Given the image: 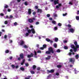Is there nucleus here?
Segmentation results:
<instances>
[{
    "label": "nucleus",
    "mask_w": 79,
    "mask_h": 79,
    "mask_svg": "<svg viewBox=\"0 0 79 79\" xmlns=\"http://www.w3.org/2000/svg\"><path fill=\"white\" fill-rule=\"evenodd\" d=\"M74 44H75V45L76 48L74 46V44H72L71 45V47L72 48H73L74 52H77V48H79V45H78L77 44V42H76V41L74 42Z\"/></svg>",
    "instance_id": "1"
},
{
    "label": "nucleus",
    "mask_w": 79,
    "mask_h": 79,
    "mask_svg": "<svg viewBox=\"0 0 79 79\" xmlns=\"http://www.w3.org/2000/svg\"><path fill=\"white\" fill-rule=\"evenodd\" d=\"M31 31L33 34H35V31L34 29L32 28L31 30H28V33H26L25 34V37H27V36H28L29 35V34L31 33Z\"/></svg>",
    "instance_id": "2"
},
{
    "label": "nucleus",
    "mask_w": 79,
    "mask_h": 79,
    "mask_svg": "<svg viewBox=\"0 0 79 79\" xmlns=\"http://www.w3.org/2000/svg\"><path fill=\"white\" fill-rule=\"evenodd\" d=\"M48 50L49 51L46 52V54H50L51 53H53V48H48Z\"/></svg>",
    "instance_id": "3"
},
{
    "label": "nucleus",
    "mask_w": 79,
    "mask_h": 79,
    "mask_svg": "<svg viewBox=\"0 0 79 79\" xmlns=\"http://www.w3.org/2000/svg\"><path fill=\"white\" fill-rule=\"evenodd\" d=\"M24 43H25L24 41L23 40H21L20 41V42L19 43V44L20 45H23Z\"/></svg>",
    "instance_id": "4"
},
{
    "label": "nucleus",
    "mask_w": 79,
    "mask_h": 79,
    "mask_svg": "<svg viewBox=\"0 0 79 79\" xmlns=\"http://www.w3.org/2000/svg\"><path fill=\"white\" fill-rule=\"evenodd\" d=\"M54 5H56V4H58L59 2H58V0H54Z\"/></svg>",
    "instance_id": "5"
},
{
    "label": "nucleus",
    "mask_w": 79,
    "mask_h": 79,
    "mask_svg": "<svg viewBox=\"0 0 79 79\" xmlns=\"http://www.w3.org/2000/svg\"><path fill=\"white\" fill-rule=\"evenodd\" d=\"M34 56V54L33 53H31V54L30 55H28L27 57L28 58H31V57H32Z\"/></svg>",
    "instance_id": "6"
},
{
    "label": "nucleus",
    "mask_w": 79,
    "mask_h": 79,
    "mask_svg": "<svg viewBox=\"0 0 79 79\" xmlns=\"http://www.w3.org/2000/svg\"><path fill=\"white\" fill-rule=\"evenodd\" d=\"M75 30L73 28H71L69 29L70 32H72V33H73L74 32Z\"/></svg>",
    "instance_id": "7"
},
{
    "label": "nucleus",
    "mask_w": 79,
    "mask_h": 79,
    "mask_svg": "<svg viewBox=\"0 0 79 79\" xmlns=\"http://www.w3.org/2000/svg\"><path fill=\"white\" fill-rule=\"evenodd\" d=\"M46 40L47 42H50V43H53V41L50 40L48 39L47 38L46 39Z\"/></svg>",
    "instance_id": "8"
},
{
    "label": "nucleus",
    "mask_w": 79,
    "mask_h": 79,
    "mask_svg": "<svg viewBox=\"0 0 79 79\" xmlns=\"http://www.w3.org/2000/svg\"><path fill=\"white\" fill-rule=\"evenodd\" d=\"M28 21L29 23H33V20L31 19H28Z\"/></svg>",
    "instance_id": "9"
},
{
    "label": "nucleus",
    "mask_w": 79,
    "mask_h": 79,
    "mask_svg": "<svg viewBox=\"0 0 79 79\" xmlns=\"http://www.w3.org/2000/svg\"><path fill=\"white\" fill-rule=\"evenodd\" d=\"M73 1H70L69 3V4L70 5H73Z\"/></svg>",
    "instance_id": "10"
},
{
    "label": "nucleus",
    "mask_w": 79,
    "mask_h": 79,
    "mask_svg": "<svg viewBox=\"0 0 79 79\" xmlns=\"http://www.w3.org/2000/svg\"><path fill=\"white\" fill-rule=\"evenodd\" d=\"M70 61L71 62H74V59H70Z\"/></svg>",
    "instance_id": "11"
},
{
    "label": "nucleus",
    "mask_w": 79,
    "mask_h": 79,
    "mask_svg": "<svg viewBox=\"0 0 79 79\" xmlns=\"http://www.w3.org/2000/svg\"><path fill=\"white\" fill-rule=\"evenodd\" d=\"M37 12H38V13H41L42 11L41 9H38Z\"/></svg>",
    "instance_id": "12"
},
{
    "label": "nucleus",
    "mask_w": 79,
    "mask_h": 79,
    "mask_svg": "<svg viewBox=\"0 0 79 79\" xmlns=\"http://www.w3.org/2000/svg\"><path fill=\"white\" fill-rule=\"evenodd\" d=\"M51 56H48L46 58V60H50V59Z\"/></svg>",
    "instance_id": "13"
},
{
    "label": "nucleus",
    "mask_w": 79,
    "mask_h": 79,
    "mask_svg": "<svg viewBox=\"0 0 79 79\" xmlns=\"http://www.w3.org/2000/svg\"><path fill=\"white\" fill-rule=\"evenodd\" d=\"M20 57L21 58H23V57H24V56H23V54H21L20 55Z\"/></svg>",
    "instance_id": "14"
},
{
    "label": "nucleus",
    "mask_w": 79,
    "mask_h": 79,
    "mask_svg": "<svg viewBox=\"0 0 79 79\" xmlns=\"http://www.w3.org/2000/svg\"><path fill=\"white\" fill-rule=\"evenodd\" d=\"M28 14H31V9H28Z\"/></svg>",
    "instance_id": "15"
},
{
    "label": "nucleus",
    "mask_w": 79,
    "mask_h": 79,
    "mask_svg": "<svg viewBox=\"0 0 79 79\" xmlns=\"http://www.w3.org/2000/svg\"><path fill=\"white\" fill-rule=\"evenodd\" d=\"M52 24H56V21H52Z\"/></svg>",
    "instance_id": "16"
},
{
    "label": "nucleus",
    "mask_w": 79,
    "mask_h": 79,
    "mask_svg": "<svg viewBox=\"0 0 79 79\" xmlns=\"http://www.w3.org/2000/svg\"><path fill=\"white\" fill-rule=\"evenodd\" d=\"M53 16H54V17H57V14H56V13H54L53 14Z\"/></svg>",
    "instance_id": "17"
},
{
    "label": "nucleus",
    "mask_w": 79,
    "mask_h": 79,
    "mask_svg": "<svg viewBox=\"0 0 79 79\" xmlns=\"http://www.w3.org/2000/svg\"><path fill=\"white\" fill-rule=\"evenodd\" d=\"M24 61H25V60L24 59L23 60L22 63H21V65H23V64H24Z\"/></svg>",
    "instance_id": "18"
},
{
    "label": "nucleus",
    "mask_w": 79,
    "mask_h": 79,
    "mask_svg": "<svg viewBox=\"0 0 79 79\" xmlns=\"http://www.w3.org/2000/svg\"><path fill=\"white\" fill-rule=\"evenodd\" d=\"M75 57L76 59H78V58H79V55L78 54L77 55L75 56Z\"/></svg>",
    "instance_id": "19"
},
{
    "label": "nucleus",
    "mask_w": 79,
    "mask_h": 79,
    "mask_svg": "<svg viewBox=\"0 0 79 79\" xmlns=\"http://www.w3.org/2000/svg\"><path fill=\"white\" fill-rule=\"evenodd\" d=\"M64 49H65V50H67V49H68V47L67 46H64Z\"/></svg>",
    "instance_id": "20"
},
{
    "label": "nucleus",
    "mask_w": 79,
    "mask_h": 79,
    "mask_svg": "<svg viewBox=\"0 0 79 79\" xmlns=\"http://www.w3.org/2000/svg\"><path fill=\"white\" fill-rule=\"evenodd\" d=\"M58 40V38H55V42H57Z\"/></svg>",
    "instance_id": "21"
},
{
    "label": "nucleus",
    "mask_w": 79,
    "mask_h": 79,
    "mask_svg": "<svg viewBox=\"0 0 79 79\" xmlns=\"http://www.w3.org/2000/svg\"><path fill=\"white\" fill-rule=\"evenodd\" d=\"M36 68V66H35V65H34L33 66V69H35Z\"/></svg>",
    "instance_id": "22"
},
{
    "label": "nucleus",
    "mask_w": 79,
    "mask_h": 79,
    "mask_svg": "<svg viewBox=\"0 0 79 79\" xmlns=\"http://www.w3.org/2000/svg\"><path fill=\"white\" fill-rule=\"evenodd\" d=\"M23 47H24V48H28V46H26V45H25L23 46Z\"/></svg>",
    "instance_id": "23"
},
{
    "label": "nucleus",
    "mask_w": 79,
    "mask_h": 79,
    "mask_svg": "<svg viewBox=\"0 0 79 79\" xmlns=\"http://www.w3.org/2000/svg\"><path fill=\"white\" fill-rule=\"evenodd\" d=\"M56 46H57V45H56V44H54V47H55V48H56Z\"/></svg>",
    "instance_id": "24"
},
{
    "label": "nucleus",
    "mask_w": 79,
    "mask_h": 79,
    "mask_svg": "<svg viewBox=\"0 0 79 79\" xmlns=\"http://www.w3.org/2000/svg\"><path fill=\"white\" fill-rule=\"evenodd\" d=\"M76 19L77 20H79V16H76Z\"/></svg>",
    "instance_id": "25"
},
{
    "label": "nucleus",
    "mask_w": 79,
    "mask_h": 79,
    "mask_svg": "<svg viewBox=\"0 0 79 79\" xmlns=\"http://www.w3.org/2000/svg\"><path fill=\"white\" fill-rule=\"evenodd\" d=\"M31 77V76H29L27 77V78H25V79H30L29 78Z\"/></svg>",
    "instance_id": "26"
},
{
    "label": "nucleus",
    "mask_w": 79,
    "mask_h": 79,
    "mask_svg": "<svg viewBox=\"0 0 79 79\" xmlns=\"http://www.w3.org/2000/svg\"><path fill=\"white\" fill-rule=\"evenodd\" d=\"M50 73H53V72H54V70H53V69L51 70L50 71Z\"/></svg>",
    "instance_id": "27"
},
{
    "label": "nucleus",
    "mask_w": 79,
    "mask_h": 79,
    "mask_svg": "<svg viewBox=\"0 0 79 79\" xmlns=\"http://www.w3.org/2000/svg\"><path fill=\"white\" fill-rule=\"evenodd\" d=\"M20 69L22 71H24V68H20Z\"/></svg>",
    "instance_id": "28"
},
{
    "label": "nucleus",
    "mask_w": 79,
    "mask_h": 79,
    "mask_svg": "<svg viewBox=\"0 0 79 79\" xmlns=\"http://www.w3.org/2000/svg\"><path fill=\"white\" fill-rule=\"evenodd\" d=\"M43 47L44 48H46V47H47V45L45 44H44L43 45Z\"/></svg>",
    "instance_id": "29"
},
{
    "label": "nucleus",
    "mask_w": 79,
    "mask_h": 79,
    "mask_svg": "<svg viewBox=\"0 0 79 79\" xmlns=\"http://www.w3.org/2000/svg\"><path fill=\"white\" fill-rule=\"evenodd\" d=\"M31 74H34V73H35L34 72V71H31Z\"/></svg>",
    "instance_id": "30"
},
{
    "label": "nucleus",
    "mask_w": 79,
    "mask_h": 79,
    "mask_svg": "<svg viewBox=\"0 0 79 79\" xmlns=\"http://www.w3.org/2000/svg\"><path fill=\"white\" fill-rule=\"evenodd\" d=\"M37 53H41V51H40L39 50L37 52Z\"/></svg>",
    "instance_id": "31"
},
{
    "label": "nucleus",
    "mask_w": 79,
    "mask_h": 79,
    "mask_svg": "<svg viewBox=\"0 0 79 79\" xmlns=\"http://www.w3.org/2000/svg\"><path fill=\"white\" fill-rule=\"evenodd\" d=\"M67 15V13H66L65 14H63V16H65Z\"/></svg>",
    "instance_id": "32"
},
{
    "label": "nucleus",
    "mask_w": 79,
    "mask_h": 79,
    "mask_svg": "<svg viewBox=\"0 0 79 79\" xmlns=\"http://www.w3.org/2000/svg\"><path fill=\"white\" fill-rule=\"evenodd\" d=\"M57 68H60L61 67V66L60 65H57Z\"/></svg>",
    "instance_id": "33"
},
{
    "label": "nucleus",
    "mask_w": 79,
    "mask_h": 79,
    "mask_svg": "<svg viewBox=\"0 0 79 79\" xmlns=\"http://www.w3.org/2000/svg\"><path fill=\"white\" fill-rule=\"evenodd\" d=\"M8 52H9V51H8V50H7L5 51V53H8Z\"/></svg>",
    "instance_id": "34"
},
{
    "label": "nucleus",
    "mask_w": 79,
    "mask_h": 79,
    "mask_svg": "<svg viewBox=\"0 0 79 79\" xmlns=\"http://www.w3.org/2000/svg\"><path fill=\"white\" fill-rule=\"evenodd\" d=\"M8 5H6L5 6L4 8H8Z\"/></svg>",
    "instance_id": "35"
},
{
    "label": "nucleus",
    "mask_w": 79,
    "mask_h": 79,
    "mask_svg": "<svg viewBox=\"0 0 79 79\" xmlns=\"http://www.w3.org/2000/svg\"><path fill=\"white\" fill-rule=\"evenodd\" d=\"M68 41V40H64V43H67V42Z\"/></svg>",
    "instance_id": "36"
},
{
    "label": "nucleus",
    "mask_w": 79,
    "mask_h": 79,
    "mask_svg": "<svg viewBox=\"0 0 79 79\" xmlns=\"http://www.w3.org/2000/svg\"><path fill=\"white\" fill-rule=\"evenodd\" d=\"M4 18L5 19H8V16H6V17H5Z\"/></svg>",
    "instance_id": "37"
},
{
    "label": "nucleus",
    "mask_w": 79,
    "mask_h": 79,
    "mask_svg": "<svg viewBox=\"0 0 79 79\" xmlns=\"http://www.w3.org/2000/svg\"><path fill=\"white\" fill-rule=\"evenodd\" d=\"M11 66L12 68H15V66L14 65H12Z\"/></svg>",
    "instance_id": "38"
},
{
    "label": "nucleus",
    "mask_w": 79,
    "mask_h": 79,
    "mask_svg": "<svg viewBox=\"0 0 79 79\" xmlns=\"http://www.w3.org/2000/svg\"><path fill=\"white\" fill-rule=\"evenodd\" d=\"M58 25L59 26H61V23H58Z\"/></svg>",
    "instance_id": "39"
},
{
    "label": "nucleus",
    "mask_w": 79,
    "mask_h": 79,
    "mask_svg": "<svg viewBox=\"0 0 79 79\" xmlns=\"http://www.w3.org/2000/svg\"><path fill=\"white\" fill-rule=\"evenodd\" d=\"M25 65L26 66H29V64H28V63L25 64Z\"/></svg>",
    "instance_id": "40"
},
{
    "label": "nucleus",
    "mask_w": 79,
    "mask_h": 79,
    "mask_svg": "<svg viewBox=\"0 0 79 79\" xmlns=\"http://www.w3.org/2000/svg\"><path fill=\"white\" fill-rule=\"evenodd\" d=\"M4 23L5 24H6L8 23V22L6 21Z\"/></svg>",
    "instance_id": "41"
},
{
    "label": "nucleus",
    "mask_w": 79,
    "mask_h": 79,
    "mask_svg": "<svg viewBox=\"0 0 79 79\" xmlns=\"http://www.w3.org/2000/svg\"><path fill=\"white\" fill-rule=\"evenodd\" d=\"M57 52H60V49H57L56 51Z\"/></svg>",
    "instance_id": "42"
},
{
    "label": "nucleus",
    "mask_w": 79,
    "mask_h": 79,
    "mask_svg": "<svg viewBox=\"0 0 79 79\" xmlns=\"http://www.w3.org/2000/svg\"><path fill=\"white\" fill-rule=\"evenodd\" d=\"M58 28H57V27H54V30H57Z\"/></svg>",
    "instance_id": "43"
},
{
    "label": "nucleus",
    "mask_w": 79,
    "mask_h": 79,
    "mask_svg": "<svg viewBox=\"0 0 79 79\" xmlns=\"http://www.w3.org/2000/svg\"><path fill=\"white\" fill-rule=\"evenodd\" d=\"M56 7L57 9H58L59 8V6H57Z\"/></svg>",
    "instance_id": "44"
},
{
    "label": "nucleus",
    "mask_w": 79,
    "mask_h": 79,
    "mask_svg": "<svg viewBox=\"0 0 79 79\" xmlns=\"http://www.w3.org/2000/svg\"><path fill=\"white\" fill-rule=\"evenodd\" d=\"M14 25L15 26H16V25H17V23L16 22H15L14 23Z\"/></svg>",
    "instance_id": "45"
},
{
    "label": "nucleus",
    "mask_w": 79,
    "mask_h": 79,
    "mask_svg": "<svg viewBox=\"0 0 79 79\" xmlns=\"http://www.w3.org/2000/svg\"><path fill=\"white\" fill-rule=\"evenodd\" d=\"M58 6L60 7L61 6V4H59Z\"/></svg>",
    "instance_id": "46"
},
{
    "label": "nucleus",
    "mask_w": 79,
    "mask_h": 79,
    "mask_svg": "<svg viewBox=\"0 0 79 79\" xmlns=\"http://www.w3.org/2000/svg\"><path fill=\"white\" fill-rule=\"evenodd\" d=\"M25 5H27V2H25L24 3Z\"/></svg>",
    "instance_id": "47"
},
{
    "label": "nucleus",
    "mask_w": 79,
    "mask_h": 79,
    "mask_svg": "<svg viewBox=\"0 0 79 79\" xmlns=\"http://www.w3.org/2000/svg\"><path fill=\"white\" fill-rule=\"evenodd\" d=\"M50 14H47V17H50Z\"/></svg>",
    "instance_id": "48"
},
{
    "label": "nucleus",
    "mask_w": 79,
    "mask_h": 79,
    "mask_svg": "<svg viewBox=\"0 0 79 79\" xmlns=\"http://www.w3.org/2000/svg\"><path fill=\"white\" fill-rule=\"evenodd\" d=\"M37 55V53H36V52L35 51V55Z\"/></svg>",
    "instance_id": "49"
},
{
    "label": "nucleus",
    "mask_w": 79,
    "mask_h": 79,
    "mask_svg": "<svg viewBox=\"0 0 79 79\" xmlns=\"http://www.w3.org/2000/svg\"><path fill=\"white\" fill-rule=\"evenodd\" d=\"M75 74H77V71H76V70L75 69Z\"/></svg>",
    "instance_id": "50"
},
{
    "label": "nucleus",
    "mask_w": 79,
    "mask_h": 79,
    "mask_svg": "<svg viewBox=\"0 0 79 79\" xmlns=\"http://www.w3.org/2000/svg\"><path fill=\"white\" fill-rule=\"evenodd\" d=\"M39 24V23L38 22H37L36 23V25Z\"/></svg>",
    "instance_id": "51"
},
{
    "label": "nucleus",
    "mask_w": 79,
    "mask_h": 79,
    "mask_svg": "<svg viewBox=\"0 0 79 79\" xmlns=\"http://www.w3.org/2000/svg\"><path fill=\"white\" fill-rule=\"evenodd\" d=\"M68 26L69 27H71V25H68Z\"/></svg>",
    "instance_id": "52"
},
{
    "label": "nucleus",
    "mask_w": 79,
    "mask_h": 79,
    "mask_svg": "<svg viewBox=\"0 0 79 79\" xmlns=\"http://www.w3.org/2000/svg\"><path fill=\"white\" fill-rule=\"evenodd\" d=\"M7 11H9V12H10V11H11V10H10V9H8Z\"/></svg>",
    "instance_id": "53"
},
{
    "label": "nucleus",
    "mask_w": 79,
    "mask_h": 79,
    "mask_svg": "<svg viewBox=\"0 0 79 79\" xmlns=\"http://www.w3.org/2000/svg\"><path fill=\"white\" fill-rule=\"evenodd\" d=\"M68 55H70V56L71 55V53L69 52V53Z\"/></svg>",
    "instance_id": "54"
},
{
    "label": "nucleus",
    "mask_w": 79,
    "mask_h": 79,
    "mask_svg": "<svg viewBox=\"0 0 79 79\" xmlns=\"http://www.w3.org/2000/svg\"><path fill=\"white\" fill-rule=\"evenodd\" d=\"M0 15H1V16H3L4 14L3 13H1Z\"/></svg>",
    "instance_id": "55"
},
{
    "label": "nucleus",
    "mask_w": 79,
    "mask_h": 79,
    "mask_svg": "<svg viewBox=\"0 0 79 79\" xmlns=\"http://www.w3.org/2000/svg\"><path fill=\"white\" fill-rule=\"evenodd\" d=\"M40 49L41 50H44V48L43 47H41L40 48Z\"/></svg>",
    "instance_id": "56"
},
{
    "label": "nucleus",
    "mask_w": 79,
    "mask_h": 79,
    "mask_svg": "<svg viewBox=\"0 0 79 79\" xmlns=\"http://www.w3.org/2000/svg\"><path fill=\"white\" fill-rule=\"evenodd\" d=\"M47 73H51L50 71H49V70H47Z\"/></svg>",
    "instance_id": "57"
},
{
    "label": "nucleus",
    "mask_w": 79,
    "mask_h": 79,
    "mask_svg": "<svg viewBox=\"0 0 79 79\" xmlns=\"http://www.w3.org/2000/svg\"><path fill=\"white\" fill-rule=\"evenodd\" d=\"M19 66L18 65H17L15 66V68H16V69H17L18 68Z\"/></svg>",
    "instance_id": "58"
},
{
    "label": "nucleus",
    "mask_w": 79,
    "mask_h": 79,
    "mask_svg": "<svg viewBox=\"0 0 79 79\" xmlns=\"http://www.w3.org/2000/svg\"><path fill=\"white\" fill-rule=\"evenodd\" d=\"M40 67H38V68H37V70H40Z\"/></svg>",
    "instance_id": "59"
},
{
    "label": "nucleus",
    "mask_w": 79,
    "mask_h": 79,
    "mask_svg": "<svg viewBox=\"0 0 79 79\" xmlns=\"http://www.w3.org/2000/svg\"><path fill=\"white\" fill-rule=\"evenodd\" d=\"M56 74L57 76H58L59 75V73H56Z\"/></svg>",
    "instance_id": "60"
},
{
    "label": "nucleus",
    "mask_w": 79,
    "mask_h": 79,
    "mask_svg": "<svg viewBox=\"0 0 79 79\" xmlns=\"http://www.w3.org/2000/svg\"><path fill=\"white\" fill-rule=\"evenodd\" d=\"M9 41H10V43H12V40H9Z\"/></svg>",
    "instance_id": "61"
},
{
    "label": "nucleus",
    "mask_w": 79,
    "mask_h": 79,
    "mask_svg": "<svg viewBox=\"0 0 79 79\" xmlns=\"http://www.w3.org/2000/svg\"><path fill=\"white\" fill-rule=\"evenodd\" d=\"M13 18V16L12 15L10 16V18Z\"/></svg>",
    "instance_id": "62"
},
{
    "label": "nucleus",
    "mask_w": 79,
    "mask_h": 79,
    "mask_svg": "<svg viewBox=\"0 0 79 79\" xmlns=\"http://www.w3.org/2000/svg\"><path fill=\"white\" fill-rule=\"evenodd\" d=\"M33 15H35V12H34L33 13Z\"/></svg>",
    "instance_id": "63"
},
{
    "label": "nucleus",
    "mask_w": 79,
    "mask_h": 79,
    "mask_svg": "<svg viewBox=\"0 0 79 79\" xmlns=\"http://www.w3.org/2000/svg\"><path fill=\"white\" fill-rule=\"evenodd\" d=\"M77 15H79V10L77 11Z\"/></svg>",
    "instance_id": "64"
}]
</instances>
